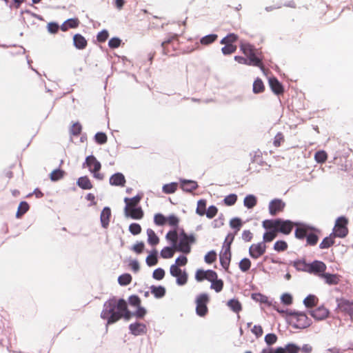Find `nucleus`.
<instances>
[{"label":"nucleus","instance_id":"obj_1","mask_svg":"<svg viewBox=\"0 0 353 353\" xmlns=\"http://www.w3.org/2000/svg\"><path fill=\"white\" fill-rule=\"evenodd\" d=\"M125 310V301L112 298L105 301L103 306L100 317L106 321V327L113 324L121 319V313Z\"/></svg>","mask_w":353,"mask_h":353},{"label":"nucleus","instance_id":"obj_12","mask_svg":"<svg viewBox=\"0 0 353 353\" xmlns=\"http://www.w3.org/2000/svg\"><path fill=\"white\" fill-rule=\"evenodd\" d=\"M326 268L327 266L323 262L314 261L307 265L305 271L317 274L320 278H321V274L325 273V271L326 270Z\"/></svg>","mask_w":353,"mask_h":353},{"label":"nucleus","instance_id":"obj_2","mask_svg":"<svg viewBox=\"0 0 353 353\" xmlns=\"http://www.w3.org/2000/svg\"><path fill=\"white\" fill-rule=\"evenodd\" d=\"M165 239L176 252L185 254L190 252L191 244L194 242L193 235H188L183 231L179 234L176 230H170L166 234Z\"/></svg>","mask_w":353,"mask_h":353},{"label":"nucleus","instance_id":"obj_38","mask_svg":"<svg viewBox=\"0 0 353 353\" xmlns=\"http://www.w3.org/2000/svg\"><path fill=\"white\" fill-rule=\"evenodd\" d=\"M278 219L275 220H265L263 221V227L269 231L275 230H277Z\"/></svg>","mask_w":353,"mask_h":353},{"label":"nucleus","instance_id":"obj_61","mask_svg":"<svg viewBox=\"0 0 353 353\" xmlns=\"http://www.w3.org/2000/svg\"><path fill=\"white\" fill-rule=\"evenodd\" d=\"M281 303L286 305H290L292 303V296L289 293H284L281 296Z\"/></svg>","mask_w":353,"mask_h":353},{"label":"nucleus","instance_id":"obj_49","mask_svg":"<svg viewBox=\"0 0 353 353\" xmlns=\"http://www.w3.org/2000/svg\"><path fill=\"white\" fill-rule=\"evenodd\" d=\"M327 158V153L324 150H320L315 153L314 159L317 163H324Z\"/></svg>","mask_w":353,"mask_h":353},{"label":"nucleus","instance_id":"obj_18","mask_svg":"<svg viewBox=\"0 0 353 353\" xmlns=\"http://www.w3.org/2000/svg\"><path fill=\"white\" fill-rule=\"evenodd\" d=\"M329 313V310L324 306H320L310 311L311 316L317 321L324 320L328 316Z\"/></svg>","mask_w":353,"mask_h":353},{"label":"nucleus","instance_id":"obj_9","mask_svg":"<svg viewBox=\"0 0 353 353\" xmlns=\"http://www.w3.org/2000/svg\"><path fill=\"white\" fill-rule=\"evenodd\" d=\"M196 312L200 316H204L208 313L207 304L209 302V296L207 294H199L195 300Z\"/></svg>","mask_w":353,"mask_h":353},{"label":"nucleus","instance_id":"obj_35","mask_svg":"<svg viewBox=\"0 0 353 353\" xmlns=\"http://www.w3.org/2000/svg\"><path fill=\"white\" fill-rule=\"evenodd\" d=\"M174 252H176L173 246L165 247L161 251V256L163 259H170L174 256Z\"/></svg>","mask_w":353,"mask_h":353},{"label":"nucleus","instance_id":"obj_34","mask_svg":"<svg viewBox=\"0 0 353 353\" xmlns=\"http://www.w3.org/2000/svg\"><path fill=\"white\" fill-rule=\"evenodd\" d=\"M243 225L242 221L239 218H233L230 221V226L234 229L235 231L232 234L236 235V234L240 230L241 228Z\"/></svg>","mask_w":353,"mask_h":353},{"label":"nucleus","instance_id":"obj_27","mask_svg":"<svg viewBox=\"0 0 353 353\" xmlns=\"http://www.w3.org/2000/svg\"><path fill=\"white\" fill-rule=\"evenodd\" d=\"M148 236V243L152 245H157L159 243V238L157 236L154 231L150 228H148L146 231Z\"/></svg>","mask_w":353,"mask_h":353},{"label":"nucleus","instance_id":"obj_63","mask_svg":"<svg viewBox=\"0 0 353 353\" xmlns=\"http://www.w3.org/2000/svg\"><path fill=\"white\" fill-rule=\"evenodd\" d=\"M165 276V271L162 268H157L154 270L152 276L156 280H161Z\"/></svg>","mask_w":353,"mask_h":353},{"label":"nucleus","instance_id":"obj_45","mask_svg":"<svg viewBox=\"0 0 353 353\" xmlns=\"http://www.w3.org/2000/svg\"><path fill=\"white\" fill-rule=\"evenodd\" d=\"M264 90V85L260 79H256L253 83V92L255 94L261 93Z\"/></svg>","mask_w":353,"mask_h":353},{"label":"nucleus","instance_id":"obj_13","mask_svg":"<svg viewBox=\"0 0 353 353\" xmlns=\"http://www.w3.org/2000/svg\"><path fill=\"white\" fill-rule=\"evenodd\" d=\"M337 308L340 312L348 314L353 321V301L344 299H338Z\"/></svg>","mask_w":353,"mask_h":353},{"label":"nucleus","instance_id":"obj_19","mask_svg":"<svg viewBox=\"0 0 353 353\" xmlns=\"http://www.w3.org/2000/svg\"><path fill=\"white\" fill-rule=\"evenodd\" d=\"M130 332L134 336L142 335L146 333L147 328L144 323L136 322L129 325Z\"/></svg>","mask_w":353,"mask_h":353},{"label":"nucleus","instance_id":"obj_48","mask_svg":"<svg viewBox=\"0 0 353 353\" xmlns=\"http://www.w3.org/2000/svg\"><path fill=\"white\" fill-rule=\"evenodd\" d=\"M206 211V201L203 199H201L197 202V208L196 212L200 216L205 214Z\"/></svg>","mask_w":353,"mask_h":353},{"label":"nucleus","instance_id":"obj_25","mask_svg":"<svg viewBox=\"0 0 353 353\" xmlns=\"http://www.w3.org/2000/svg\"><path fill=\"white\" fill-rule=\"evenodd\" d=\"M79 21L77 18H72L66 20L61 26V29L63 31H66L69 28H75L78 27Z\"/></svg>","mask_w":353,"mask_h":353},{"label":"nucleus","instance_id":"obj_47","mask_svg":"<svg viewBox=\"0 0 353 353\" xmlns=\"http://www.w3.org/2000/svg\"><path fill=\"white\" fill-rule=\"evenodd\" d=\"M29 209V205L26 201H22L20 203L18 210L16 214V216L17 218L21 217L23 214H25Z\"/></svg>","mask_w":353,"mask_h":353},{"label":"nucleus","instance_id":"obj_62","mask_svg":"<svg viewBox=\"0 0 353 353\" xmlns=\"http://www.w3.org/2000/svg\"><path fill=\"white\" fill-rule=\"evenodd\" d=\"M188 263V259L184 255H181L178 258L176 259L174 264L172 265H176V267L184 266Z\"/></svg>","mask_w":353,"mask_h":353},{"label":"nucleus","instance_id":"obj_54","mask_svg":"<svg viewBox=\"0 0 353 353\" xmlns=\"http://www.w3.org/2000/svg\"><path fill=\"white\" fill-rule=\"evenodd\" d=\"M63 176V171H62L59 169L54 170L50 173V179L52 181H58V180L61 179Z\"/></svg>","mask_w":353,"mask_h":353},{"label":"nucleus","instance_id":"obj_58","mask_svg":"<svg viewBox=\"0 0 353 353\" xmlns=\"http://www.w3.org/2000/svg\"><path fill=\"white\" fill-rule=\"evenodd\" d=\"M252 299L257 302L260 303H267L268 301V298L260 293H254L252 294Z\"/></svg>","mask_w":353,"mask_h":353},{"label":"nucleus","instance_id":"obj_42","mask_svg":"<svg viewBox=\"0 0 353 353\" xmlns=\"http://www.w3.org/2000/svg\"><path fill=\"white\" fill-rule=\"evenodd\" d=\"M276 234L277 230H272L265 232L263 236V241L262 242H264L265 244L266 242H271L276 238Z\"/></svg>","mask_w":353,"mask_h":353},{"label":"nucleus","instance_id":"obj_21","mask_svg":"<svg viewBox=\"0 0 353 353\" xmlns=\"http://www.w3.org/2000/svg\"><path fill=\"white\" fill-rule=\"evenodd\" d=\"M321 279L324 280L326 284L333 285L339 283L341 276L336 274L325 273L321 274Z\"/></svg>","mask_w":353,"mask_h":353},{"label":"nucleus","instance_id":"obj_43","mask_svg":"<svg viewBox=\"0 0 353 353\" xmlns=\"http://www.w3.org/2000/svg\"><path fill=\"white\" fill-rule=\"evenodd\" d=\"M211 288L214 290L216 292H219L222 290L223 287V283L221 279H218L217 277L214 280L210 281Z\"/></svg>","mask_w":353,"mask_h":353},{"label":"nucleus","instance_id":"obj_28","mask_svg":"<svg viewBox=\"0 0 353 353\" xmlns=\"http://www.w3.org/2000/svg\"><path fill=\"white\" fill-rule=\"evenodd\" d=\"M257 203V198L253 194L247 195L243 200V205L248 209L253 208Z\"/></svg>","mask_w":353,"mask_h":353},{"label":"nucleus","instance_id":"obj_56","mask_svg":"<svg viewBox=\"0 0 353 353\" xmlns=\"http://www.w3.org/2000/svg\"><path fill=\"white\" fill-rule=\"evenodd\" d=\"M225 46L222 48L221 51L223 54H230L236 51V47L232 44H224Z\"/></svg>","mask_w":353,"mask_h":353},{"label":"nucleus","instance_id":"obj_60","mask_svg":"<svg viewBox=\"0 0 353 353\" xmlns=\"http://www.w3.org/2000/svg\"><path fill=\"white\" fill-rule=\"evenodd\" d=\"M265 341L268 345L274 344L277 341V336L275 334L270 333L265 336Z\"/></svg>","mask_w":353,"mask_h":353},{"label":"nucleus","instance_id":"obj_37","mask_svg":"<svg viewBox=\"0 0 353 353\" xmlns=\"http://www.w3.org/2000/svg\"><path fill=\"white\" fill-rule=\"evenodd\" d=\"M318 299L313 294L308 295L304 300L303 303L306 307H312L317 304Z\"/></svg>","mask_w":353,"mask_h":353},{"label":"nucleus","instance_id":"obj_17","mask_svg":"<svg viewBox=\"0 0 353 353\" xmlns=\"http://www.w3.org/2000/svg\"><path fill=\"white\" fill-rule=\"evenodd\" d=\"M285 203L281 199H274L269 204V212L271 215H275L283 210Z\"/></svg>","mask_w":353,"mask_h":353},{"label":"nucleus","instance_id":"obj_57","mask_svg":"<svg viewBox=\"0 0 353 353\" xmlns=\"http://www.w3.org/2000/svg\"><path fill=\"white\" fill-rule=\"evenodd\" d=\"M205 261L207 263L211 264L216 259V254L214 251L212 250L208 252L205 256Z\"/></svg>","mask_w":353,"mask_h":353},{"label":"nucleus","instance_id":"obj_51","mask_svg":"<svg viewBox=\"0 0 353 353\" xmlns=\"http://www.w3.org/2000/svg\"><path fill=\"white\" fill-rule=\"evenodd\" d=\"M237 200V196L235 194H230L228 196H226L223 199V203L225 205L228 206H231L234 205V203L236 202Z\"/></svg>","mask_w":353,"mask_h":353},{"label":"nucleus","instance_id":"obj_31","mask_svg":"<svg viewBox=\"0 0 353 353\" xmlns=\"http://www.w3.org/2000/svg\"><path fill=\"white\" fill-rule=\"evenodd\" d=\"M77 185L83 190H90L92 188L90 180L88 176H81L77 181Z\"/></svg>","mask_w":353,"mask_h":353},{"label":"nucleus","instance_id":"obj_16","mask_svg":"<svg viewBox=\"0 0 353 353\" xmlns=\"http://www.w3.org/2000/svg\"><path fill=\"white\" fill-rule=\"evenodd\" d=\"M296 225V223H294L293 222L289 221V220H282L279 219H278V225H277V232H280L284 234H289L294 225ZM300 224H296V225H299Z\"/></svg>","mask_w":353,"mask_h":353},{"label":"nucleus","instance_id":"obj_44","mask_svg":"<svg viewBox=\"0 0 353 353\" xmlns=\"http://www.w3.org/2000/svg\"><path fill=\"white\" fill-rule=\"evenodd\" d=\"M239 267L243 272L248 271L251 267L250 260L248 258H243L239 262Z\"/></svg>","mask_w":353,"mask_h":353},{"label":"nucleus","instance_id":"obj_50","mask_svg":"<svg viewBox=\"0 0 353 353\" xmlns=\"http://www.w3.org/2000/svg\"><path fill=\"white\" fill-rule=\"evenodd\" d=\"M132 281V276L129 274H123L119 276L118 281L121 285H127Z\"/></svg>","mask_w":353,"mask_h":353},{"label":"nucleus","instance_id":"obj_29","mask_svg":"<svg viewBox=\"0 0 353 353\" xmlns=\"http://www.w3.org/2000/svg\"><path fill=\"white\" fill-rule=\"evenodd\" d=\"M227 305L235 313H239L242 310L241 303L236 299H232L227 302Z\"/></svg>","mask_w":353,"mask_h":353},{"label":"nucleus","instance_id":"obj_39","mask_svg":"<svg viewBox=\"0 0 353 353\" xmlns=\"http://www.w3.org/2000/svg\"><path fill=\"white\" fill-rule=\"evenodd\" d=\"M154 223L158 226H163L167 223V216L161 213L155 214L154 216Z\"/></svg>","mask_w":353,"mask_h":353},{"label":"nucleus","instance_id":"obj_36","mask_svg":"<svg viewBox=\"0 0 353 353\" xmlns=\"http://www.w3.org/2000/svg\"><path fill=\"white\" fill-rule=\"evenodd\" d=\"M145 262L148 266L155 265L158 262L157 251L154 250L151 252L150 254L147 256Z\"/></svg>","mask_w":353,"mask_h":353},{"label":"nucleus","instance_id":"obj_64","mask_svg":"<svg viewBox=\"0 0 353 353\" xmlns=\"http://www.w3.org/2000/svg\"><path fill=\"white\" fill-rule=\"evenodd\" d=\"M96 142L99 144H103L107 141V137L105 133L97 132L94 137Z\"/></svg>","mask_w":353,"mask_h":353},{"label":"nucleus","instance_id":"obj_3","mask_svg":"<svg viewBox=\"0 0 353 353\" xmlns=\"http://www.w3.org/2000/svg\"><path fill=\"white\" fill-rule=\"evenodd\" d=\"M319 230L305 224H300L295 230V236L303 239L306 238L307 243L314 245L317 243L319 237L316 234Z\"/></svg>","mask_w":353,"mask_h":353},{"label":"nucleus","instance_id":"obj_5","mask_svg":"<svg viewBox=\"0 0 353 353\" xmlns=\"http://www.w3.org/2000/svg\"><path fill=\"white\" fill-rule=\"evenodd\" d=\"M234 234H228L225 237L220 252V262L224 269H228L231 259L230 245L234 241Z\"/></svg>","mask_w":353,"mask_h":353},{"label":"nucleus","instance_id":"obj_8","mask_svg":"<svg viewBox=\"0 0 353 353\" xmlns=\"http://www.w3.org/2000/svg\"><path fill=\"white\" fill-rule=\"evenodd\" d=\"M291 319L297 328H305L311 325V320L303 312H292L290 313Z\"/></svg>","mask_w":353,"mask_h":353},{"label":"nucleus","instance_id":"obj_46","mask_svg":"<svg viewBox=\"0 0 353 353\" xmlns=\"http://www.w3.org/2000/svg\"><path fill=\"white\" fill-rule=\"evenodd\" d=\"M179 223V219L176 216L171 214L167 216L166 224H168L170 227L173 228L172 230H176V228L178 227Z\"/></svg>","mask_w":353,"mask_h":353},{"label":"nucleus","instance_id":"obj_41","mask_svg":"<svg viewBox=\"0 0 353 353\" xmlns=\"http://www.w3.org/2000/svg\"><path fill=\"white\" fill-rule=\"evenodd\" d=\"M217 37H218L217 34H210L203 37L200 39V43L202 45L207 46V45H209V44L213 43L214 41H215L216 40Z\"/></svg>","mask_w":353,"mask_h":353},{"label":"nucleus","instance_id":"obj_30","mask_svg":"<svg viewBox=\"0 0 353 353\" xmlns=\"http://www.w3.org/2000/svg\"><path fill=\"white\" fill-rule=\"evenodd\" d=\"M336 237L331 233L328 236H326L323 239L321 243L319 244L321 249H327L331 247L334 243V239Z\"/></svg>","mask_w":353,"mask_h":353},{"label":"nucleus","instance_id":"obj_14","mask_svg":"<svg viewBox=\"0 0 353 353\" xmlns=\"http://www.w3.org/2000/svg\"><path fill=\"white\" fill-rule=\"evenodd\" d=\"M124 214L125 217H130L132 219L139 220L143 216V211L140 206L127 207L124 208Z\"/></svg>","mask_w":353,"mask_h":353},{"label":"nucleus","instance_id":"obj_23","mask_svg":"<svg viewBox=\"0 0 353 353\" xmlns=\"http://www.w3.org/2000/svg\"><path fill=\"white\" fill-rule=\"evenodd\" d=\"M125 183V176L123 174L117 172L112 175L110 178V183L112 185L123 186Z\"/></svg>","mask_w":353,"mask_h":353},{"label":"nucleus","instance_id":"obj_22","mask_svg":"<svg viewBox=\"0 0 353 353\" xmlns=\"http://www.w3.org/2000/svg\"><path fill=\"white\" fill-rule=\"evenodd\" d=\"M110 216H111V210H110V208L105 207L103 209V210L101 213V216H100L101 223V225L103 228H108L109 223H110Z\"/></svg>","mask_w":353,"mask_h":353},{"label":"nucleus","instance_id":"obj_32","mask_svg":"<svg viewBox=\"0 0 353 353\" xmlns=\"http://www.w3.org/2000/svg\"><path fill=\"white\" fill-rule=\"evenodd\" d=\"M141 199V196L139 195H137L132 198H125L124 202L125 203V206L128 210L129 207L138 206L139 203Z\"/></svg>","mask_w":353,"mask_h":353},{"label":"nucleus","instance_id":"obj_53","mask_svg":"<svg viewBox=\"0 0 353 353\" xmlns=\"http://www.w3.org/2000/svg\"><path fill=\"white\" fill-rule=\"evenodd\" d=\"M287 248L288 244L284 241H277L274 245V249L277 252L285 251Z\"/></svg>","mask_w":353,"mask_h":353},{"label":"nucleus","instance_id":"obj_11","mask_svg":"<svg viewBox=\"0 0 353 353\" xmlns=\"http://www.w3.org/2000/svg\"><path fill=\"white\" fill-rule=\"evenodd\" d=\"M266 248L264 242L253 243L249 248V255L252 259H257L265 254Z\"/></svg>","mask_w":353,"mask_h":353},{"label":"nucleus","instance_id":"obj_33","mask_svg":"<svg viewBox=\"0 0 353 353\" xmlns=\"http://www.w3.org/2000/svg\"><path fill=\"white\" fill-rule=\"evenodd\" d=\"M178 188V184L176 182H172L163 185L162 191L165 194H173L174 193Z\"/></svg>","mask_w":353,"mask_h":353},{"label":"nucleus","instance_id":"obj_40","mask_svg":"<svg viewBox=\"0 0 353 353\" xmlns=\"http://www.w3.org/2000/svg\"><path fill=\"white\" fill-rule=\"evenodd\" d=\"M151 292L156 298H161L165 295V289L162 286H152Z\"/></svg>","mask_w":353,"mask_h":353},{"label":"nucleus","instance_id":"obj_55","mask_svg":"<svg viewBox=\"0 0 353 353\" xmlns=\"http://www.w3.org/2000/svg\"><path fill=\"white\" fill-rule=\"evenodd\" d=\"M129 231L133 235L139 234L141 232V227L139 223H133L129 226Z\"/></svg>","mask_w":353,"mask_h":353},{"label":"nucleus","instance_id":"obj_24","mask_svg":"<svg viewBox=\"0 0 353 353\" xmlns=\"http://www.w3.org/2000/svg\"><path fill=\"white\" fill-rule=\"evenodd\" d=\"M269 84L272 90L276 94L283 92V88L281 83L274 77L269 79Z\"/></svg>","mask_w":353,"mask_h":353},{"label":"nucleus","instance_id":"obj_15","mask_svg":"<svg viewBox=\"0 0 353 353\" xmlns=\"http://www.w3.org/2000/svg\"><path fill=\"white\" fill-rule=\"evenodd\" d=\"M217 277L216 273L211 270H197L195 274V279L197 281H202L205 279L210 281Z\"/></svg>","mask_w":353,"mask_h":353},{"label":"nucleus","instance_id":"obj_20","mask_svg":"<svg viewBox=\"0 0 353 353\" xmlns=\"http://www.w3.org/2000/svg\"><path fill=\"white\" fill-rule=\"evenodd\" d=\"M179 181L181 188L184 192H191L198 188L197 182L195 181L180 179Z\"/></svg>","mask_w":353,"mask_h":353},{"label":"nucleus","instance_id":"obj_52","mask_svg":"<svg viewBox=\"0 0 353 353\" xmlns=\"http://www.w3.org/2000/svg\"><path fill=\"white\" fill-rule=\"evenodd\" d=\"M238 39V37L235 34H229L225 37L223 38L221 41V44H232L235 42Z\"/></svg>","mask_w":353,"mask_h":353},{"label":"nucleus","instance_id":"obj_6","mask_svg":"<svg viewBox=\"0 0 353 353\" xmlns=\"http://www.w3.org/2000/svg\"><path fill=\"white\" fill-rule=\"evenodd\" d=\"M348 220L345 216L336 219L332 234L335 237L345 238L348 234Z\"/></svg>","mask_w":353,"mask_h":353},{"label":"nucleus","instance_id":"obj_59","mask_svg":"<svg viewBox=\"0 0 353 353\" xmlns=\"http://www.w3.org/2000/svg\"><path fill=\"white\" fill-rule=\"evenodd\" d=\"M217 212H218V209L216 206L210 205V207H208V208L205 211V214H206V216L208 219H212L213 217H214L216 215Z\"/></svg>","mask_w":353,"mask_h":353},{"label":"nucleus","instance_id":"obj_4","mask_svg":"<svg viewBox=\"0 0 353 353\" xmlns=\"http://www.w3.org/2000/svg\"><path fill=\"white\" fill-rule=\"evenodd\" d=\"M240 49L250 61L249 65L258 66L263 69L261 59L258 56V50L253 46L249 43L241 41Z\"/></svg>","mask_w":353,"mask_h":353},{"label":"nucleus","instance_id":"obj_26","mask_svg":"<svg viewBox=\"0 0 353 353\" xmlns=\"http://www.w3.org/2000/svg\"><path fill=\"white\" fill-rule=\"evenodd\" d=\"M74 46L78 49H84L87 46V41L81 34H77L73 37Z\"/></svg>","mask_w":353,"mask_h":353},{"label":"nucleus","instance_id":"obj_7","mask_svg":"<svg viewBox=\"0 0 353 353\" xmlns=\"http://www.w3.org/2000/svg\"><path fill=\"white\" fill-rule=\"evenodd\" d=\"M84 165H86L96 179L102 180L104 178V175L99 172L101 168V163L93 155L86 157Z\"/></svg>","mask_w":353,"mask_h":353},{"label":"nucleus","instance_id":"obj_10","mask_svg":"<svg viewBox=\"0 0 353 353\" xmlns=\"http://www.w3.org/2000/svg\"><path fill=\"white\" fill-rule=\"evenodd\" d=\"M170 274L176 278V283L178 285L182 286L188 282V274L185 270H182L176 265H171L170 268Z\"/></svg>","mask_w":353,"mask_h":353}]
</instances>
